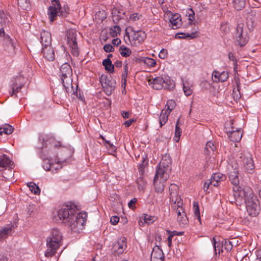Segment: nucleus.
I'll list each match as a JSON object with an SVG mask.
<instances>
[{"instance_id":"f257e3e1","label":"nucleus","mask_w":261,"mask_h":261,"mask_svg":"<svg viewBox=\"0 0 261 261\" xmlns=\"http://www.w3.org/2000/svg\"><path fill=\"white\" fill-rule=\"evenodd\" d=\"M39 142L42 145V151L40 157L43 161V168L46 171H54L57 167H54V164L51 162L54 159L56 163L58 164L59 161L56 160L57 155V149L61 146V143L56 141L49 135H40L38 139Z\"/></svg>"},{"instance_id":"f03ea898","label":"nucleus","mask_w":261,"mask_h":261,"mask_svg":"<svg viewBox=\"0 0 261 261\" xmlns=\"http://www.w3.org/2000/svg\"><path fill=\"white\" fill-rule=\"evenodd\" d=\"M58 216L72 231L79 233L84 228L87 215L86 212L77 213L75 205L70 204L63 205L58 211Z\"/></svg>"},{"instance_id":"7ed1b4c3","label":"nucleus","mask_w":261,"mask_h":261,"mask_svg":"<svg viewBox=\"0 0 261 261\" xmlns=\"http://www.w3.org/2000/svg\"><path fill=\"white\" fill-rule=\"evenodd\" d=\"M72 70L68 63L62 64L60 69V76L65 90L67 93L73 91L72 86Z\"/></svg>"},{"instance_id":"20e7f679","label":"nucleus","mask_w":261,"mask_h":261,"mask_svg":"<svg viewBox=\"0 0 261 261\" xmlns=\"http://www.w3.org/2000/svg\"><path fill=\"white\" fill-rule=\"evenodd\" d=\"M149 85L155 90H160L162 88L171 90L175 87L174 82L169 78L163 79L162 77H156L155 78L149 77L148 80Z\"/></svg>"},{"instance_id":"39448f33","label":"nucleus","mask_w":261,"mask_h":261,"mask_svg":"<svg viewBox=\"0 0 261 261\" xmlns=\"http://www.w3.org/2000/svg\"><path fill=\"white\" fill-rule=\"evenodd\" d=\"M233 196L237 205H241L245 203L247 199L252 197L254 194L249 188L242 189L240 186H237L233 187Z\"/></svg>"},{"instance_id":"423d86ee","label":"nucleus","mask_w":261,"mask_h":261,"mask_svg":"<svg viewBox=\"0 0 261 261\" xmlns=\"http://www.w3.org/2000/svg\"><path fill=\"white\" fill-rule=\"evenodd\" d=\"M171 159L169 154H165L162 156V160L156 169V172L164 175L165 178H169L171 171Z\"/></svg>"},{"instance_id":"0eeeda50","label":"nucleus","mask_w":261,"mask_h":261,"mask_svg":"<svg viewBox=\"0 0 261 261\" xmlns=\"http://www.w3.org/2000/svg\"><path fill=\"white\" fill-rule=\"evenodd\" d=\"M130 44L134 46H138L143 43L146 38V34L145 32L138 30H132L130 35H129L127 32H126Z\"/></svg>"},{"instance_id":"6e6552de","label":"nucleus","mask_w":261,"mask_h":261,"mask_svg":"<svg viewBox=\"0 0 261 261\" xmlns=\"http://www.w3.org/2000/svg\"><path fill=\"white\" fill-rule=\"evenodd\" d=\"M246 205L247 212L249 215L252 217L257 216L260 211L259 201L256 196L253 195L252 197L247 199Z\"/></svg>"},{"instance_id":"1a4fd4ad","label":"nucleus","mask_w":261,"mask_h":261,"mask_svg":"<svg viewBox=\"0 0 261 261\" xmlns=\"http://www.w3.org/2000/svg\"><path fill=\"white\" fill-rule=\"evenodd\" d=\"M67 43L71 49V54L75 57L79 55L77 43V32L74 29H69L67 32Z\"/></svg>"},{"instance_id":"9d476101","label":"nucleus","mask_w":261,"mask_h":261,"mask_svg":"<svg viewBox=\"0 0 261 261\" xmlns=\"http://www.w3.org/2000/svg\"><path fill=\"white\" fill-rule=\"evenodd\" d=\"M0 36L4 38L3 43L4 50L10 56L15 55L16 54V48L13 40L8 35H5L3 29H0Z\"/></svg>"},{"instance_id":"9b49d317","label":"nucleus","mask_w":261,"mask_h":261,"mask_svg":"<svg viewBox=\"0 0 261 261\" xmlns=\"http://www.w3.org/2000/svg\"><path fill=\"white\" fill-rule=\"evenodd\" d=\"M244 23H239L236 28V39L238 44L243 46L247 44L248 37Z\"/></svg>"},{"instance_id":"f8f14e48","label":"nucleus","mask_w":261,"mask_h":261,"mask_svg":"<svg viewBox=\"0 0 261 261\" xmlns=\"http://www.w3.org/2000/svg\"><path fill=\"white\" fill-rule=\"evenodd\" d=\"M101 83L106 94L107 95H110L115 88L116 82L115 80H113L111 77L102 76Z\"/></svg>"},{"instance_id":"ddd939ff","label":"nucleus","mask_w":261,"mask_h":261,"mask_svg":"<svg viewBox=\"0 0 261 261\" xmlns=\"http://www.w3.org/2000/svg\"><path fill=\"white\" fill-rule=\"evenodd\" d=\"M169 178H165L164 175L159 172H155L153 179V185L155 191L158 193H162L165 188V183Z\"/></svg>"},{"instance_id":"4468645a","label":"nucleus","mask_w":261,"mask_h":261,"mask_svg":"<svg viewBox=\"0 0 261 261\" xmlns=\"http://www.w3.org/2000/svg\"><path fill=\"white\" fill-rule=\"evenodd\" d=\"M60 8V3L59 0H52L51 5L48 9L47 14L49 19L51 22H53L56 18L58 15H59V10Z\"/></svg>"},{"instance_id":"2eb2a0df","label":"nucleus","mask_w":261,"mask_h":261,"mask_svg":"<svg viewBox=\"0 0 261 261\" xmlns=\"http://www.w3.org/2000/svg\"><path fill=\"white\" fill-rule=\"evenodd\" d=\"M62 242L46 239L47 249L45 253L46 257H51L55 255L57 250L61 246Z\"/></svg>"},{"instance_id":"dca6fc26","label":"nucleus","mask_w":261,"mask_h":261,"mask_svg":"<svg viewBox=\"0 0 261 261\" xmlns=\"http://www.w3.org/2000/svg\"><path fill=\"white\" fill-rule=\"evenodd\" d=\"M242 159V166L244 170L246 172L251 173L254 169V164L252 155L249 153H247L241 156Z\"/></svg>"},{"instance_id":"f3484780","label":"nucleus","mask_w":261,"mask_h":261,"mask_svg":"<svg viewBox=\"0 0 261 261\" xmlns=\"http://www.w3.org/2000/svg\"><path fill=\"white\" fill-rule=\"evenodd\" d=\"M126 247V239L124 237H122L114 243L112 251L115 255L117 254L119 255L124 251Z\"/></svg>"},{"instance_id":"a211bd4d","label":"nucleus","mask_w":261,"mask_h":261,"mask_svg":"<svg viewBox=\"0 0 261 261\" xmlns=\"http://www.w3.org/2000/svg\"><path fill=\"white\" fill-rule=\"evenodd\" d=\"M233 120H231L230 122V125L232 130L228 133V136L231 141L238 142L242 138V134L241 132V128H236L235 130L233 129L234 128L233 126Z\"/></svg>"},{"instance_id":"6ab92c4d","label":"nucleus","mask_w":261,"mask_h":261,"mask_svg":"<svg viewBox=\"0 0 261 261\" xmlns=\"http://www.w3.org/2000/svg\"><path fill=\"white\" fill-rule=\"evenodd\" d=\"M42 53L43 57L49 61H53L55 58V51L51 44L42 47Z\"/></svg>"},{"instance_id":"aec40b11","label":"nucleus","mask_w":261,"mask_h":261,"mask_svg":"<svg viewBox=\"0 0 261 261\" xmlns=\"http://www.w3.org/2000/svg\"><path fill=\"white\" fill-rule=\"evenodd\" d=\"M178 187L174 184L170 185L169 188L170 201L175 203L179 199H181L178 195Z\"/></svg>"},{"instance_id":"412c9836","label":"nucleus","mask_w":261,"mask_h":261,"mask_svg":"<svg viewBox=\"0 0 261 261\" xmlns=\"http://www.w3.org/2000/svg\"><path fill=\"white\" fill-rule=\"evenodd\" d=\"M14 225L12 223L7 224L0 228V240L6 239L8 236L11 235L13 232Z\"/></svg>"},{"instance_id":"4be33fe9","label":"nucleus","mask_w":261,"mask_h":261,"mask_svg":"<svg viewBox=\"0 0 261 261\" xmlns=\"http://www.w3.org/2000/svg\"><path fill=\"white\" fill-rule=\"evenodd\" d=\"M47 240H53L58 242H62L63 236L60 230L57 228L51 229L49 235L47 237Z\"/></svg>"},{"instance_id":"5701e85b","label":"nucleus","mask_w":261,"mask_h":261,"mask_svg":"<svg viewBox=\"0 0 261 261\" xmlns=\"http://www.w3.org/2000/svg\"><path fill=\"white\" fill-rule=\"evenodd\" d=\"M51 38L49 32L42 31L40 33V42L42 47L51 45Z\"/></svg>"},{"instance_id":"b1692460","label":"nucleus","mask_w":261,"mask_h":261,"mask_svg":"<svg viewBox=\"0 0 261 261\" xmlns=\"http://www.w3.org/2000/svg\"><path fill=\"white\" fill-rule=\"evenodd\" d=\"M150 259H164V254L162 250L158 246H155L151 254Z\"/></svg>"},{"instance_id":"393cba45","label":"nucleus","mask_w":261,"mask_h":261,"mask_svg":"<svg viewBox=\"0 0 261 261\" xmlns=\"http://www.w3.org/2000/svg\"><path fill=\"white\" fill-rule=\"evenodd\" d=\"M239 172L237 169V166L235 167V168L233 171H230L229 172V178L231 184L234 186V187H236L237 186H239Z\"/></svg>"},{"instance_id":"a878e982","label":"nucleus","mask_w":261,"mask_h":261,"mask_svg":"<svg viewBox=\"0 0 261 261\" xmlns=\"http://www.w3.org/2000/svg\"><path fill=\"white\" fill-rule=\"evenodd\" d=\"M213 76H214L216 82H224L227 80L229 77L228 72L227 71H223L220 73L218 71H214L212 74Z\"/></svg>"},{"instance_id":"bb28decb","label":"nucleus","mask_w":261,"mask_h":261,"mask_svg":"<svg viewBox=\"0 0 261 261\" xmlns=\"http://www.w3.org/2000/svg\"><path fill=\"white\" fill-rule=\"evenodd\" d=\"M183 202L181 199H179L178 201L175 203H173L172 208L173 210L177 214V217L181 216L182 213H185L182 207Z\"/></svg>"},{"instance_id":"cd10ccee","label":"nucleus","mask_w":261,"mask_h":261,"mask_svg":"<svg viewBox=\"0 0 261 261\" xmlns=\"http://www.w3.org/2000/svg\"><path fill=\"white\" fill-rule=\"evenodd\" d=\"M170 113V110H163L161 112V115L159 117V122L160 124V127H162L164 125L166 124L168 119V116Z\"/></svg>"},{"instance_id":"c85d7f7f","label":"nucleus","mask_w":261,"mask_h":261,"mask_svg":"<svg viewBox=\"0 0 261 261\" xmlns=\"http://www.w3.org/2000/svg\"><path fill=\"white\" fill-rule=\"evenodd\" d=\"M13 130L14 129L11 125L8 124H5L0 126V135H2L3 134L10 135L13 133Z\"/></svg>"},{"instance_id":"c756f323","label":"nucleus","mask_w":261,"mask_h":261,"mask_svg":"<svg viewBox=\"0 0 261 261\" xmlns=\"http://www.w3.org/2000/svg\"><path fill=\"white\" fill-rule=\"evenodd\" d=\"M102 65L107 71L109 73L114 72V65L112 64V61L109 59H105L102 62Z\"/></svg>"},{"instance_id":"7c9ffc66","label":"nucleus","mask_w":261,"mask_h":261,"mask_svg":"<svg viewBox=\"0 0 261 261\" xmlns=\"http://www.w3.org/2000/svg\"><path fill=\"white\" fill-rule=\"evenodd\" d=\"M30 191L32 193L35 195H39L40 194V189L39 187L34 182H30L27 184Z\"/></svg>"},{"instance_id":"2f4dec72","label":"nucleus","mask_w":261,"mask_h":261,"mask_svg":"<svg viewBox=\"0 0 261 261\" xmlns=\"http://www.w3.org/2000/svg\"><path fill=\"white\" fill-rule=\"evenodd\" d=\"M10 160L6 155L3 154L2 155H0V167L3 168L8 167L10 165Z\"/></svg>"},{"instance_id":"473e14b6","label":"nucleus","mask_w":261,"mask_h":261,"mask_svg":"<svg viewBox=\"0 0 261 261\" xmlns=\"http://www.w3.org/2000/svg\"><path fill=\"white\" fill-rule=\"evenodd\" d=\"M119 53L123 57H128L132 54L131 50L124 45H122L120 47Z\"/></svg>"},{"instance_id":"72a5a7b5","label":"nucleus","mask_w":261,"mask_h":261,"mask_svg":"<svg viewBox=\"0 0 261 261\" xmlns=\"http://www.w3.org/2000/svg\"><path fill=\"white\" fill-rule=\"evenodd\" d=\"M196 37V33H177L175 35L176 38L179 39H186L190 38L191 39H194Z\"/></svg>"},{"instance_id":"f704fd0d","label":"nucleus","mask_w":261,"mask_h":261,"mask_svg":"<svg viewBox=\"0 0 261 261\" xmlns=\"http://www.w3.org/2000/svg\"><path fill=\"white\" fill-rule=\"evenodd\" d=\"M216 147L214 145L213 142L212 141H208L206 144V146L205 147L204 151L205 153L209 154L211 152L214 153V151L216 150Z\"/></svg>"},{"instance_id":"c9c22d12","label":"nucleus","mask_w":261,"mask_h":261,"mask_svg":"<svg viewBox=\"0 0 261 261\" xmlns=\"http://www.w3.org/2000/svg\"><path fill=\"white\" fill-rule=\"evenodd\" d=\"M179 125V119L177 120L175 126V135L174 137V140L176 142H178L180 139V137L181 133V130L178 126Z\"/></svg>"},{"instance_id":"e433bc0d","label":"nucleus","mask_w":261,"mask_h":261,"mask_svg":"<svg viewBox=\"0 0 261 261\" xmlns=\"http://www.w3.org/2000/svg\"><path fill=\"white\" fill-rule=\"evenodd\" d=\"M246 0H233V3L236 9L239 10L244 7Z\"/></svg>"},{"instance_id":"4c0bfd02","label":"nucleus","mask_w":261,"mask_h":261,"mask_svg":"<svg viewBox=\"0 0 261 261\" xmlns=\"http://www.w3.org/2000/svg\"><path fill=\"white\" fill-rule=\"evenodd\" d=\"M120 28L118 25H114L110 29L109 33L112 37H115L117 36V35L120 34Z\"/></svg>"},{"instance_id":"58836bf2","label":"nucleus","mask_w":261,"mask_h":261,"mask_svg":"<svg viewBox=\"0 0 261 261\" xmlns=\"http://www.w3.org/2000/svg\"><path fill=\"white\" fill-rule=\"evenodd\" d=\"M143 63L150 67H154L156 65V61L154 59L148 57L143 58Z\"/></svg>"},{"instance_id":"ea45409f","label":"nucleus","mask_w":261,"mask_h":261,"mask_svg":"<svg viewBox=\"0 0 261 261\" xmlns=\"http://www.w3.org/2000/svg\"><path fill=\"white\" fill-rule=\"evenodd\" d=\"M177 219L179 224L182 226L187 224L188 221L186 213H182L181 216L177 217Z\"/></svg>"},{"instance_id":"a19ab883","label":"nucleus","mask_w":261,"mask_h":261,"mask_svg":"<svg viewBox=\"0 0 261 261\" xmlns=\"http://www.w3.org/2000/svg\"><path fill=\"white\" fill-rule=\"evenodd\" d=\"M181 21V19L179 18L178 14L174 15L170 19V21L172 24L173 27H175L177 28L179 25V22Z\"/></svg>"},{"instance_id":"79ce46f5","label":"nucleus","mask_w":261,"mask_h":261,"mask_svg":"<svg viewBox=\"0 0 261 261\" xmlns=\"http://www.w3.org/2000/svg\"><path fill=\"white\" fill-rule=\"evenodd\" d=\"M193 208H194V213L197 219V220L200 222L201 218L199 211V207L198 205V203L197 202H194L193 203Z\"/></svg>"},{"instance_id":"37998d69","label":"nucleus","mask_w":261,"mask_h":261,"mask_svg":"<svg viewBox=\"0 0 261 261\" xmlns=\"http://www.w3.org/2000/svg\"><path fill=\"white\" fill-rule=\"evenodd\" d=\"M183 90L186 96H190L193 93V89L187 82L183 83Z\"/></svg>"},{"instance_id":"c03bdc74","label":"nucleus","mask_w":261,"mask_h":261,"mask_svg":"<svg viewBox=\"0 0 261 261\" xmlns=\"http://www.w3.org/2000/svg\"><path fill=\"white\" fill-rule=\"evenodd\" d=\"M123 69L124 71L122 74V81L123 82V83L122 85H124L125 86L126 82V79L128 75V64L127 63H126L123 66Z\"/></svg>"},{"instance_id":"a18cd8bd","label":"nucleus","mask_w":261,"mask_h":261,"mask_svg":"<svg viewBox=\"0 0 261 261\" xmlns=\"http://www.w3.org/2000/svg\"><path fill=\"white\" fill-rule=\"evenodd\" d=\"M17 84V82L13 83L11 86V88L12 90H13V93H18L19 92L24 85V83H20V85L18 86Z\"/></svg>"},{"instance_id":"49530a36","label":"nucleus","mask_w":261,"mask_h":261,"mask_svg":"<svg viewBox=\"0 0 261 261\" xmlns=\"http://www.w3.org/2000/svg\"><path fill=\"white\" fill-rule=\"evenodd\" d=\"M212 178L214 179V180H216L218 182H220L221 181H223L225 179L226 176L220 173H216L213 174Z\"/></svg>"},{"instance_id":"de8ad7c7","label":"nucleus","mask_w":261,"mask_h":261,"mask_svg":"<svg viewBox=\"0 0 261 261\" xmlns=\"http://www.w3.org/2000/svg\"><path fill=\"white\" fill-rule=\"evenodd\" d=\"M17 3L23 9H27L30 7L29 0H17Z\"/></svg>"},{"instance_id":"09e8293b","label":"nucleus","mask_w":261,"mask_h":261,"mask_svg":"<svg viewBox=\"0 0 261 261\" xmlns=\"http://www.w3.org/2000/svg\"><path fill=\"white\" fill-rule=\"evenodd\" d=\"M176 106L175 101L173 99H169L167 101L166 107L167 109L165 110H170V112L175 108Z\"/></svg>"},{"instance_id":"8fccbe9b","label":"nucleus","mask_w":261,"mask_h":261,"mask_svg":"<svg viewBox=\"0 0 261 261\" xmlns=\"http://www.w3.org/2000/svg\"><path fill=\"white\" fill-rule=\"evenodd\" d=\"M213 243L216 254H217V250L218 251L219 253H220V251H222L220 242H218L215 237L213 238Z\"/></svg>"},{"instance_id":"3c124183","label":"nucleus","mask_w":261,"mask_h":261,"mask_svg":"<svg viewBox=\"0 0 261 261\" xmlns=\"http://www.w3.org/2000/svg\"><path fill=\"white\" fill-rule=\"evenodd\" d=\"M137 183L139 189L143 190L146 184V181L144 180L143 177H139L137 180Z\"/></svg>"},{"instance_id":"603ef678","label":"nucleus","mask_w":261,"mask_h":261,"mask_svg":"<svg viewBox=\"0 0 261 261\" xmlns=\"http://www.w3.org/2000/svg\"><path fill=\"white\" fill-rule=\"evenodd\" d=\"M143 220L144 222L148 224L152 223L155 220V217L154 216H149L147 214H144L143 216Z\"/></svg>"},{"instance_id":"864d4df0","label":"nucleus","mask_w":261,"mask_h":261,"mask_svg":"<svg viewBox=\"0 0 261 261\" xmlns=\"http://www.w3.org/2000/svg\"><path fill=\"white\" fill-rule=\"evenodd\" d=\"M59 15L62 16V17H65L67 16L68 15V10H69V9L68 8V7H65V6H64V7H61L60 6V8L59 9Z\"/></svg>"},{"instance_id":"5fc2aeb1","label":"nucleus","mask_w":261,"mask_h":261,"mask_svg":"<svg viewBox=\"0 0 261 261\" xmlns=\"http://www.w3.org/2000/svg\"><path fill=\"white\" fill-rule=\"evenodd\" d=\"M119 13L117 10H113L112 12V19L115 23H117L121 19V17L117 14Z\"/></svg>"},{"instance_id":"6e6d98bb","label":"nucleus","mask_w":261,"mask_h":261,"mask_svg":"<svg viewBox=\"0 0 261 261\" xmlns=\"http://www.w3.org/2000/svg\"><path fill=\"white\" fill-rule=\"evenodd\" d=\"M141 16L139 13H135L130 15L129 19L130 21H136L139 20Z\"/></svg>"},{"instance_id":"4d7b16f0","label":"nucleus","mask_w":261,"mask_h":261,"mask_svg":"<svg viewBox=\"0 0 261 261\" xmlns=\"http://www.w3.org/2000/svg\"><path fill=\"white\" fill-rule=\"evenodd\" d=\"M229 59L233 62L234 67L237 66V61L233 53L230 52L228 54Z\"/></svg>"},{"instance_id":"13d9d810","label":"nucleus","mask_w":261,"mask_h":261,"mask_svg":"<svg viewBox=\"0 0 261 261\" xmlns=\"http://www.w3.org/2000/svg\"><path fill=\"white\" fill-rule=\"evenodd\" d=\"M103 49L106 53H110L114 51V47L111 44H108L103 46Z\"/></svg>"},{"instance_id":"bf43d9fd","label":"nucleus","mask_w":261,"mask_h":261,"mask_svg":"<svg viewBox=\"0 0 261 261\" xmlns=\"http://www.w3.org/2000/svg\"><path fill=\"white\" fill-rule=\"evenodd\" d=\"M187 14L189 16V20L191 21H193L195 19L194 17V12L192 10V9H189L187 11Z\"/></svg>"},{"instance_id":"052dcab7","label":"nucleus","mask_w":261,"mask_h":261,"mask_svg":"<svg viewBox=\"0 0 261 261\" xmlns=\"http://www.w3.org/2000/svg\"><path fill=\"white\" fill-rule=\"evenodd\" d=\"M168 52L166 49H162L159 55V57L162 59H164L167 57Z\"/></svg>"},{"instance_id":"680f3d73","label":"nucleus","mask_w":261,"mask_h":261,"mask_svg":"<svg viewBox=\"0 0 261 261\" xmlns=\"http://www.w3.org/2000/svg\"><path fill=\"white\" fill-rule=\"evenodd\" d=\"M222 247H224L225 249L227 250H231L232 248V245L231 244V242L228 241L227 242L226 240L225 241V243L223 244V241L222 242Z\"/></svg>"},{"instance_id":"e2e57ef3","label":"nucleus","mask_w":261,"mask_h":261,"mask_svg":"<svg viewBox=\"0 0 261 261\" xmlns=\"http://www.w3.org/2000/svg\"><path fill=\"white\" fill-rule=\"evenodd\" d=\"M17 86L20 85V83H24L25 84V79L23 76H18L15 79L14 82L13 83H17Z\"/></svg>"},{"instance_id":"0e129e2a","label":"nucleus","mask_w":261,"mask_h":261,"mask_svg":"<svg viewBox=\"0 0 261 261\" xmlns=\"http://www.w3.org/2000/svg\"><path fill=\"white\" fill-rule=\"evenodd\" d=\"M119 221V217L117 216H112L110 219V222L113 225L117 224Z\"/></svg>"},{"instance_id":"69168bd1","label":"nucleus","mask_w":261,"mask_h":261,"mask_svg":"<svg viewBox=\"0 0 261 261\" xmlns=\"http://www.w3.org/2000/svg\"><path fill=\"white\" fill-rule=\"evenodd\" d=\"M147 164H148L147 160L145 158L143 157L142 159V164L139 165V170L140 172L142 171L143 167L144 166H146Z\"/></svg>"},{"instance_id":"338daca9","label":"nucleus","mask_w":261,"mask_h":261,"mask_svg":"<svg viewBox=\"0 0 261 261\" xmlns=\"http://www.w3.org/2000/svg\"><path fill=\"white\" fill-rule=\"evenodd\" d=\"M100 138H101L103 140V141H105L106 144H107V145H108L107 146H109L110 148H111L112 149L115 148V147L114 146L113 144H112L109 141L106 140L103 136L100 135Z\"/></svg>"},{"instance_id":"774afa93","label":"nucleus","mask_w":261,"mask_h":261,"mask_svg":"<svg viewBox=\"0 0 261 261\" xmlns=\"http://www.w3.org/2000/svg\"><path fill=\"white\" fill-rule=\"evenodd\" d=\"M257 259L261 261V248L257 250L255 252Z\"/></svg>"}]
</instances>
